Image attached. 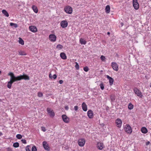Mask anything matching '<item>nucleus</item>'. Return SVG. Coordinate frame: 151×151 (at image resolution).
<instances>
[{"mask_svg": "<svg viewBox=\"0 0 151 151\" xmlns=\"http://www.w3.org/2000/svg\"><path fill=\"white\" fill-rule=\"evenodd\" d=\"M8 75L10 76L11 77L10 81L8 82L7 85V87L10 89L11 88L12 84L15 81H20L22 79L25 80H29V77L24 74L23 75H20L16 77L13 73L10 72L8 74Z\"/></svg>", "mask_w": 151, "mask_h": 151, "instance_id": "nucleus-1", "label": "nucleus"}, {"mask_svg": "<svg viewBox=\"0 0 151 151\" xmlns=\"http://www.w3.org/2000/svg\"><path fill=\"white\" fill-rule=\"evenodd\" d=\"M134 91L138 96L140 98H142L143 95L141 91L137 88H134L133 89Z\"/></svg>", "mask_w": 151, "mask_h": 151, "instance_id": "nucleus-2", "label": "nucleus"}, {"mask_svg": "<svg viewBox=\"0 0 151 151\" xmlns=\"http://www.w3.org/2000/svg\"><path fill=\"white\" fill-rule=\"evenodd\" d=\"M124 129L125 132L128 133H131L132 132V130L131 127L128 124L126 125L125 127L124 128Z\"/></svg>", "mask_w": 151, "mask_h": 151, "instance_id": "nucleus-3", "label": "nucleus"}, {"mask_svg": "<svg viewBox=\"0 0 151 151\" xmlns=\"http://www.w3.org/2000/svg\"><path fill=\"white\" fill-rule=\"evenodd\" d=\"M133 5L134 9L136 10L139 8V5L137 0H133Z\"/></svg>", "mask_w": 151, "mask_h": 151, "instance_id": "nucleus-4", "label": "nucleus"}, {"mask_svg": "<svg viewBox=\"0 0 151 151\" xmlns=\"http://www.w3.org/2000/svg\"><path fill=\"white\" fill-rule=\"evenodd\" d=\"M64 10L66 13L69 14H71L73 12L72 8L69 6L65 7Z\"/></svg>", "mask_w": 151, "mask_h": 151, "instance_id": "nucleus-5", "label": "nucleus"}, {"mask_svg": "<svg viewBox=\"0 0 151 151\" xmlns=\"http://www.w3.org/2000/svg\"><path fill=\"white\" fill-rule=\"evenodd\" d=\"M47 110L48 113L50 115V117H53L55 116L54 112L50 108H47Z\"/></svg>", "mask_w": 151, "mask_h": 151, "instance_id": "nucleus-6", "label": "nucleus"}, {"mask_svg": "<svg viewBox=\"0 0 151 151\" xmlns=\"http://www.w3.org/2000/svg\"><path fill=\"white\" fill-rule=\"evenodd\" d=\"M111 66L114 70L116 71H117L118 70V66L116 63L112 62L111 63Z\"/></svg>", "mask_w": 151, "mask_h": 151, "instance_id": "nucleus-7", "label": "nucleus"}, {"mask_svg": "<svg viewBox=\"0 0 151 151\" xmlns=\"http://www.w3.org/2000/svg\"><path fill=\"white\" fill-rule=\"evenodd\" d=\"M78 144L81 147L83 146L85 143V140L84 139H81L78 140Z\"/></svg>", "mask_w": 151, "mask_h": 151, "instance_id": "nucleus-8", "label": "nucleus"}, {"mask_svg": "<svg viewBox=\"0 0 151 151\" xmlns=\"http://www.w3.org/2000/svg\"><path fill=\"white\" fill-rule=\"evenodd\" d=\"M43 146L44 148L46 150L49 151L50 150V148L48 144L46 141H44L42 142Z\"/></svg>", "mask_w": 151, "mask_h": 151, "instance_id": "nucleus-9", "label": "nucleus"}, {"mask_svg": "<svg viewBox=\"0 0 151 151\" xmlns=\"http://www.w3.org/2000/svg\"><path fill=\"white\" fill-rule=\"evenodd\" d=\"M49 37L50 40L51 42H54L56 41V37L54 35H50L49 36Z\"/></svg>", "mask_w": 151, "mask_h": 151, "instance_id": "nucleus-10", "label": "nucleus"}, {"mask_svg": "<svg viewBox=\"0 0 151 151\" xmlns=\"http://www.w3.org/2000/svg\"><path fill=\"white\" fill-rule=\"evenodd\" d=\"M60 26L63 28H65L67 27L68 25V22L65 20H63L61 22Z\"/></svg>", "mask_w": 151, "mask_h": 151, "instance_id": "nucleus-11", "label": "nucleus"}, {"mask_svg": "<svg viewBox=\"0 0 151 151\" xmlns=\"http://www.w3.org/2000/svg\"><path fill=\"white\" fill-rule=\"evenodd\" d=\"M62 117L63 121L65 123H68L69 122V119L65 115H63Z\"/></svg>", "mask_w": 151, "mask_h": 151, "instance_id": "nucleus-12", "label": "nucleus"}, {"mask_svg": "<svg viewBox=\"0 0 151 151\" xmlns=\"http://www.w3.org/2000/svg\"><path fill=\"white\" fill-rule=\"evenodd\" d=\"M106 77L107 79L109 80V84L111 86L113 84V82H114V79L110 77L108 75H106Z\"/></svg>", "mask_w": 151, "mask_h": 151, "instance_id": "nucleus-13", "label": "nucleus"}, {"mask_svg": "<svg viewBox=\"0 0 151 151\" xmlns=\"http://www.w3.org/2000/svg\"><path fill=\"white\" fill-rule=\"evenodd\" d=\"M29 29L31 32H35L37 31V28L36 27L33 26H31L29 27Z\"/></svg>", "mask_w": 151, "mask_h": 151, "instance_id": "nucleus-14", "label": "nucleus"}, {"mask_svg": "<svg viewBox=\"0 0 151 151\" xmlns=\"http://www.w3.org/2000/svg\"><path fill=\"white\" fill-rule=\"evenodd\" d=\"M122 123V121L120 119H118L116 120V123L117 126L119 128L121 126Z\"/></svg>", "mask_w": 151, "mask_h": 151, "instance_id": "nucleus-15", "label": "nucleus"}, {"mask_svg": "<svg viewBox=\"0 0 151 151\" xmlns=\"http://www.w3.org/2000/svg\"><path fill=\"white\" fill-rule=\"evenodd\" d=\"M88 116L90 119L93 117V112L91 110H89L87 112Z\"/></svg>", "mask_w": 151, "mask_h": 151, "instance_id": "nucleus-16", "label": "nucleus"}, {"mask_svg": "<svg viewBox=\"0 0 151 151\" xmlns=\"http://www.w3.org/2000/svg\"><path fill=\"white\" fill-rule=\"evenodd\" d=\"M97 147L100 150H101L104 148V144L102 143H98L97 144Z\"/></svg>", "mask_w": 151, "mask_h": 151, "instance_id": "nucleus-17", "label": "nucleus"}, {"mask_svg": "<svg viewBox=\"0 0 151 151\" xmlns=\"http://www.w3.org/2000/svg\"><path fill=\"white\" fill-rule=\"evenodd\" d=\"M82 108L83 110L86 111L87 110V106L85 102L83 103L82 104Z\"/></svg>", "mask_w": 151, "mask_h": 151, "instance_id": "nucleus-18", "label": "nucleus"}, {"mask_svg": "<svg viewBox=\"0 0 151 151\" xmlns=\"http://www.w3.org/2000/svg\"><path fill=\"white\" fill-rule=\"evenodd\" d=\"M141 132L144 134H146L147 133V129L145 127H142L141 129Z\"/></svg>", "mask_w": 151, "mask_h": 151, "instance_id": "nucleus-19", "label": "nucleus"}, {"mask_svg": "<svg viewBox=\"0 0 151 151\" xmlns=\"http://www.w3.org/2000/svg\"><path fill=\"white\" fill-rule=\"evenodd\" d=\"M60 56L63 59L65 60L67 59V57L66 54L64 52H61L60 54Z\"/></svg>", "mask_w": 151, "mask_h": 151, "instance_id": "nucleus-20", "label": "nucleus"}, {"mask_svg": "<svg viewBox=\"0 0 151 151\" xmlns=\"http://www.w3.org/2000/svg\"><path fill=\"white\" fill-rule=\"evenodd\" d=\"M32 8L35 13H37L38 12V9L35 6L33 5L32 7Z\"/></svg>", "mask_w": 151, "mask_h": 151, "instance_id": "nucleus-21", "label": "nucleus"}, {"mask_svg": "<svg viewBox=\"0 0 151 151\" xmlns=\"http://www.w3.org/2000/svg\"><path fill=\"white\" fill-rule=\"evenodd\" d=\"M105 11L107 13H109L110 11V7L109 5H107L106 7Z\"/></svg>", "mask_w": 151, "mask_h": 151, "instance_id": "nucleus-22", "label": "nucleus"}, {"mask_svg": "<svg viewBox=\"0 0 151 151\" xmlns=\"http://www.w3.org/2000/svg\"><path fill=\"white\" fill-rule=\"evenodd\" d=\"M80 42L81 44L85 45L86 43V42L82 38L80 39Z\"/></svg>", "mask_w": 151, "mask_h": 151, "instance_id": "nucleus-23", "label": "nucleus"}, {"mask_svg": "<svg viewBox=\"0 0 151 151\" xmlns=\"http://www.w3.org/2000/svg\"><path fill=\"white\" fill-rule=\"evenodd\" d=\"M2 13L6 17L9 16V14L5 10L3 9L2 11Z\"/></svg>", "mask_w": 151, "mask_h": 151, "instance_id": "nucleus-24", "label": "nucleus"}, {"mask_svg": "<svg viewBox=\"0 0 151 151\" xmlns=\"http://www.w3.org/2000/svg\"><path fill=\"white\" fill-rule=\"evenodd\" d=\"M19 44L22 45H23L24 44V42L23 40L20 37L19 38Z\"/></svg>", "mask_w": 151, "mask_h": 151, "instance_id": "nucleus-25", "label": "nucleus"}, {"mask_svg": "<svg viewBox=\"0 0 151 151\" xmlns=\"http://www.w3.org/2000/svg\"><path fill=\"white\" fill-rule=\"evenodd\" d=\"M19 55H27V54L24 51H19Z\"/></svg>", "mask_w": 151, "mask_h": 151, "instance_id": "nucleus-26", "label": "nucleus"}, {"mask_svg": "<svg viewBox=\"0 0 151 151\" xmlns=\"http://www.w3.org/2000/svg\"><path fill=\"white\" fill-rule=\"evenodd\" d=\"M111 101L114 102L115 100V96L114 95H111L110 96Z\"/></svg>", "mask_w": 151, "mask_h": 151, "instance_id": "nucleus-27", "label": "nucleus"}, {"mask_svg": "<svg viewBox=\"0 0 151 151\" xmlns=\"http://www.w3.org/2000/svg\"><path fill=\"white\" fill-rule=\"evenodd\" d=\"M133 108V105L131 103H130L128 106V108L130 110L132 109Z\"/></svg>", "mask_w": 151, "mask_h": 151, "instance_id": "nucleus-28", "label": "nucleus"}, {"mask_svg": "<svg viewBox=\"0 0 151 151\" xmlns=\"http://www.w3.org/2000/svg\"><path fill=\"white\" fill-rule=\"evenodd\" d=\"M10 25L11 26H14L15 28H17L18 27V25L17 24L11 22L10 23Z\"/></svg>", "mask_w": 151, "mask_h": 151, "instance_id": "nucleus-29", "label": "nucleus"}, {"mask_svg": "<svg viewBox=\"0 0 151 151\" xmlns=\"http://www.w3.org/2000/svg\"><path fill=\"white\" fill-rule=\"evenodd\" d=\"M13 146L14 147H18L19 146V143L18 142H16L13 144Z\"/></svg>", "mask_w": 151, "mask_h": 151, "instance_id": "nucleus-30", "label": "nucleus"}, {"mask_svg": "<svg viewBox=\"0 0 151 151\" xmlns=\"http://www.w3.org/2000/svg\"><path fill=\"white\" fill-rule=\"evenodd\" d=\"M63 46L62 45L60 44H58L57 45L56 47V48H58L59 50L62 49L63 48Z\"/></svg>", "mask_w": 151, "mask_h": 151, "instance_id": "nucleus-31", "label": "nucleus"}, {"mask_svg": "<svg viewBox=\"0 0 151 151\" xmlns=\"http://www.w3.org/2000/svg\"><path fill=\"white\" fill-rule=\"evenodd\" d=\"M99 86L100 87V88H101V89L102 90H103L104 88V86L103 83H101L100 84Z\"/></svg>", "mask_w": 151, "mask_h": 151, "instance_id": "nucleus-32", "label": "nucleus"}, {"mask_svg": "<svg viewBox=\"0 0 151 151\" xmlns=\"http://www.w3.org/2000/svg\"><path fill=\"white\" fill-rule=\"evenodd\" d=\"M22 136L20 134H17L16 135V137L19 139H20L22 138Z\"/></svg>", "mask_w": 151, "mask_h": 151, "instance_id": "nucleus-33", "label": "nucleus"}, {"mask_svg": "<svg viewBox=\"0 0 151 151\" xmlns=\"http://www.w3.org/2000/svg\"><path fill=\"white\" fill-rule=\"evenodd\" d=\"M32 151H37V149L35 146H34L32 147Z\"/></svg>", "mask_w": 151, "mask_h": 151, "instance_id": "nucleus-34", "label": "nucleus"}, {"mask_svg": "<svg viewBox=\"0 0 151 151\" xmlns=\"http://www.w3.org/2000/svg\"><path fill=\"white\" fill-rule=\"evenodd\" d=\"M29 147H30V146H29V145L27 146L26 147L25 150H26V151H31L30 150Z\"/></svg>", "mask_w": 151, "mask_h": 151, "instance_id": "nucleus-35", "label": "nucleus"}, {"mask_svg": "<svg viewBox=\"0 0 151 151\" xmlns=\"http://www.w3.org/2000/svg\"><path fill=\"white\" fill-rule=\"evenodd\" d=\"M76 63L75 67L77 70H78L79 69V65L76 62Z\"/></svg>", "mask_w": 151, "mask_h": 151, "instance_id": "nucleus-36", "label": "nucleus"}, {"mask_svg": "<svg viewBox=\"0 0 151 151\" xmlns=\"http://www.w3.org/2000/svg\"><path fill=\"white\" fill-rule=\"evenodd\" d=\"M83 70L85 72H87L88 70V68L87 66L83 68Z\"/></svg>", "mask_w": 151, "mask_h": 151, "instance_id": "nucleus-37", "label": "nucleus"}, {"mask_svg": "<svg viewBox=\"0 0 151 151\" xmlns=\"http://www.w3.org/2000/svg\"><path fill=\"white\" fill-rule=\"evenodd\" d=\"M100 58L103 61L105 60V58L104 56L103 55H101L100 57Z\"/></svg>", "mask_w": 151, "mask_h": 151, "instance_id": "nucleus-38", "label": "nucleus"}, {"mask_svg": "<svg viewBox=\"0 0 151 151\" xmlns=\"http://www.w3.org/2000/svg\"><path fill=\"white\" fill-rule=\"evenodd\" d=\"M42 96H43V94L41 92H38V96L39 97H42Z\"/></svg>", "mask_w": 151, "mask_h": 151, "instance_id": "nucleus-39", "label": "nucleus"}, {"mask_svg": "<svg viewBox=\"0 0 151 151\" xmlns=\"http://www.w3.org/2000/svg\"><path fill=\"white\" fill-rule=\"evenodd\" d=\"M22 142L24 144H26L27 142L26 140L24 139H23L21 140Z\"/></svg>", "mask_w": 151, "mask_h": 151, "instance_id": "nucleus-40", "label": "nucleus"}, {"mask_svg": "<svg viewBox=\"0 0 151 151\" xmlns=\"http://www.w3.org/2000/svg\"><path fill=\"white\" fill-rule=\"evenodd\" d=\"M41 129L42 131L45 132L46 131L45 128L43 127H41Z\"/></svg>", "mask_w": 151, "mask_h": 151, "instance_id": "nucleus-41", "label": "nucleus"}, {"mask_svg": "<svg viewBox=\"0 0 151 151\" xmlns=\"http://www.w3.org/2000/svg\"><path fill=\"white\" fill-rule=\"evenodd\" d=\"M78 106H74V109L75 111H76L78 110Z\"/></svg>", "mask_w": 151, "mask_h": 151, "instance_id": "nucleus-42", "label": "nucleus"}, {"mask_svg": "<svg viewBox=\"0 0 151 151\" xmlns=\"http://www.w3.org/2000/svg\"><path fill=\"white\" fill-rule=\"evenodd\" d=\"M7 151H13L12 148L10 147H8L6 148Z\"/></svg>", "mask_w": 151, "mask_h": 151, "instance_id": "nucleus-43", "label": "nucleus"}, {"mask_svg": "<svg viewBox=\"0 0 151 151\" xmlns=\"http://www.w3.org/2000/svg\"><path fill=\"white\" fill-rule=\"evenodd\" d=\"M53 78L54 79H55L57 78V75L56 74H54L53 76L52 77V78Z\"/></svg>", "mask_w": 151, "mask_h": 151, "instance_id": "nucleus-44", "label": "nucleus"}, {"mask_svg": "<svg viewBox=\"0 0 151 151\" xmlns=\"http://www.w3.org/2000/svg\"><path fill=\"white\" fill-rule=\"evenodd\" d=\"M65 108L66 110H68V109H69V107L68 106H65Z\"/></svg>", "mask_w": 151, "mask_h": 151, "instance_id": "nucleus-45", "label": "nucleus"}, {"mask_svg": "<svg viewBox=\"0 0 151 151\" xmlns=\"http://www.w3.org/2000/svg\"><path fill=\"white\" fill-rule=\"evenodd\" d=\"M59 83L60 84H62L63 83V81L62 80H60L59 81Z\"/></svg>", "mask_w": 151, "mask_h": 151, "instance_id": "nucleus-46", "label": "nucleus"}, {"mask_svg": "<svg viewBox=\"0 0 151 151\" xmlns=\"http://www.w3.org/2000/svg\"><path fill=\"white\" fill-rule=\"evenodd\" d=\"M150 142L149 141H148L146 142V145H149L150 144Z\"/></svg>", "mask_w": 151, "mask_h": 151, "instance_id": "nucleus-47", "label": "nucleus"}, {"mask_svg": "<svg viewBox=\"0 0 151 151\" xmlns=\"http://www.w3.org/2000/svg\"><path fill=\"white\" fill-rule=\"evenodd\" d=\"M49 76L50 78H52V76H51V74H50L49 75Z\"/></svg>", "mask_w": 151, "mask_h": 151, "instance_id": "nucleus-48", "label": "nucleus"}, {"mask_svg": "<svg viewBox=\"0 0 151 151\" xmlns=\"http://www.w3.org/2000/svg\"><path fill=\"white\" fill-rule=\"evenodd\" d=\"M3 134L0 132V136H1Z\"/></svg>", "mask_w": 151, "mask_h": 151, "instance_id": "nucleus-49", "label": "nucleus"}, {"mask_svg": "<svg viewBox=\"0 0 151 151\" xmlns=\"http://www.w3.org/2000/svg\"><path fill=\"white\" fill-rule=\"evenodd\" d=\"M107 34L108 35H109L110 34V32H108L107 33Z\"/></svg>", "mask_w": 151, "mask_h": 151, "instance_id": "nucleus-50", "label": "nucleus"}, {"mask_svg": "<svg viewBox=\"0 0 151 151\" xmlns=\"http://www.w3.org/2000/svg\"><path fill=\"white\" fill-rule=\"evenodd\" d=\"M121 25H122V26L123 25V23H121Z\"/></svg>", "mask_w": 151, "mask_h": 151, "instance_id": "nucleus-51", "label": "nucleus"}, {"mask_svg": "<svg viewBox=\"0 0 151 151\" xmlns=\"http://www.w3.org/2000/svg\"><path fill=\"white\" fill-rule=\"evenodd\" d=\"M150 87H151V83L150 84Z\"/></svg>", "mask_w": 151, "mask_h": 151, "instance_id": "nucleus-52", "label": "nucleus"}, {"mask_svg": "<svg viewBox=\"0 0 151 151\" xmlns=\"http://www.w3.org/2000/svg\"><path fill=\"white\" fill-rule=\"evenodd\" d=\"M1 71H0V73H1Z\"/></svg>", "mask_w": 151, "mask_h": 151, "instance_id": "nucleus-53", "label": "nucleus"}]
</instances>
